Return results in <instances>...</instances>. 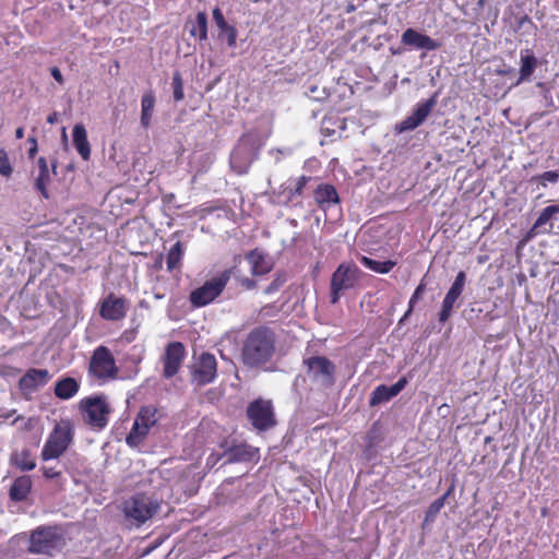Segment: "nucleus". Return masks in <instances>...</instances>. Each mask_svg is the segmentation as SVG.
I'll list each match as a JSON object with an SVG mask.
<instances>
[{
	"mask_svg": "<svg viewBox=\"0 0 559 559\" xmlns=\"http://www.w3.org/2000/svg\"><path fill=\"white\" fill-rule=\"evenodd\" d=\"M276 336L269 326H257L246 336L241 347V361L248 368H262L275 354Z\"/></svg>",
	"mask_w": 559,
	"mask_h": 559,
	"instance_id": "1",
	"label": "nucleus"
},
{
	"mask_svg": "<svg viewBox=\"0 0 559 559\" xmlns=\"http://www.w3.org/2000/svg\"><path fill=\"white\" fill-rule=\"evenodd\" d=\"M74 438V426L69 419H62L49 433L40 456L44 461L58 459L70 447Z\"/></svg>",
	"mask_w": 559,
	"mask_h": 559,
	"instance_id": "2",
	"label": "nucleus"
},
{
	"mask_svg": "<svg viewBox=\"0 0 559 559\" xmlns=\"http://www.w3.org/2000/svg\"><path fill=\"white\" fill-rule=\"evenodd\" d=\"M234 267L226 269L218 275L207 280L202 286L190 293L189 300L195 308L204 307L214 301L229 282Z\"/></svg>",
	"mask_w": 559,
	"mask_h": 559,
	"instance_id": "3",
	"label": "nucleus"
},
{
	"mask_svg": "<svg viewBox=\"0 0 559 559\" xmlns=\"http://www.w3.org/2000/svg\"><path fill=\"white\" fill-rule=\"evenodd\" d=\"M160 502L154 496L138 492L124 502L123 512L127 519L133 520L138 525L152 519L159 510Z\"/></svg>",
	"mask_w": 559,
	"mask_h": 559,
	"instance_id": "4",
	"label": "nucleus"
},
{
	"mask_svg": "<svg viewBox=\"0 0 559 559\" xmlns=\"http://www.w3.org/2000/svg\"><path fill=\"white\" fill-rule=\"evenodd\" d=\"M306 374L316 384L330 389L335 383L336 366L325 356H310L304 358Z\"/></svg>",
	"mask_w": 559,
	"mask_h": 559,
	"instance_id": "5",
	"label": "nucleus"
},
{
	"mask_svg": "<svg viewBox=\"0 0 559 559\" xmlns=\"http://www.w3.org/2000/svg\"><path fill=\"white\" fill-rule=\"evenodd\" d=\"M79 409L85 416V421L94 428L104 429L108 424L111 408L104 394L84 397L79 403Z\"/></svg>",
	"mask_w": 559,
	"mask_h": 559,
	"instance_id": "6",
	"label": "nucleus"
},
{
	"mask_svg": "<svg viewBox=\"0 0 559 559\" xmlns=\"http://www.w3.org/2000/svg\"><path fill=\"white\" fill-rule=\"evenodd\" d=\"M246 416L258 432L273 429L277 425L274 406L271 400L262 397L250 402L246 408Z\"/></svg>",
	"mask_w": 559,
	"mask_h": 559,
	"instance_id": "7",
	"label": "nucleus"
},
{
	"mask_svg": "<svg viewBox=\"0 0 559 559\" xmlns=\"http://www.w3.org/2000/svg\"><path fill=\"white\" fill-rule=\"evenodd\" d=\"M64 544L62 533L57 526H40L32 532L28 551L31 554H50Z\"/></svg>",
	"mask_w": 559,
	"mask_h": 559,
	"instance_id": "8",
	"label": "nucleus"
},
{
	"mask_svg": "<svg viewBox=\"0 0 559 559\" xmlns=\"http://www.w3.org/2000/svg\"><path fill=\"white\" fill-rule=\"evenodd\" d=\"M360 270L354 263H342L333 272L330 284L331 304H337L341 294L353 288L359 280Z\"/></svg>",
	"mask_w": 559,
	"mask_h": 559,
	"instance_id": "9",
	"label": "nucleus"
},
{
	"mask_svg": "<svg viewBox=\"0 0 559 559\" xmlns=\"http://www.w3.org/2000/svg\"><path fill=\"white\" fill-rule=\"evenodd\" d=\"M223 455L226 456L223 465L231 463H247L259 459V450L245 442H237L235 439H225L219 443Z\"/></svg>",
	"mask_w": 559,
	"mask_h": 559,
	"instance_id": "10",
	"label": "nucleus"
},
{
	"mask_svg": "<svg viewBox=\"0 0 559 559\" xmlns=\"http://www.w3.org/2000/svg\"><path fill=\"white\" fill-rule=\"evenodd\" d=\"M260 147L257 142H237L229 157L231 169L238 175L246 174L258 157Z\"/></svg>",
	"mask_w": 559,
	"mask_h": 559,
	"instance_id": "11",
	"label": "nucleus"
},
{
	"mask_svg": "<svg viewBox=\"0 0 559 559\" xmlns=\"http://www.w3.org/2000/svg\"><path fill=\"white\" fill-rule=\"evenodd\" d=\"M440 94L441 88L437 90L428 99L418 103L414 107L412 114L396 124V131L401 133L404 131L414 130L420 126L436 107Z\"/></svg>",
	"mask_w": 559,
	"mask_h": 559,
	"instance_id": "12",
	"label": "nucleus"
},
{
	"mask_svg": "<svg viewBox=\"0 0 559 559\" xmlns=\"http://www.w3.org/2000/svg\"><path fill=\"white\" fill-rule=\"evenodd\" d=\"M217 376V361L213 354L204 352L202 353L191 371V381L198 386H203L212 383Z\"/></svg>",
	"mask_w": 559,
	"mask_h": 559,
	"instance_id": "13",
	"label": "nucleus"
},
{
	"mask_svg": "<svg viewBox=\"0 0 559 559\" xmlns=\"http://www.w3.org/2000/svg\"><path fill=\"white\" fill-rule=\"evenodd\" d=\"M90 370L97 378H116L118 368L110 350L105 346L97 347L91 358Z\"/></svg>",
	"mask_w": 559,
	"mask_h": 559,
	"instance_id": "14",
	"label": "nucleus"
},
{
	"mask_svg": "<svg viewBox=\"0 0 559 559\" xmlns=\"http://www.w3.org/2000/svg\"><path fill=\"white\" fill-rule=\"evenodd\" d=\"M99 305V314L107 321H119L123 319L129 309L128 299L123 296H117L114 293H109Z\"/></svg>",
	"mask_w": 559,
	"mask_h": 559,
	"instance_id": "15",
	"label": "nucleus"
},
{
	"mask_svg": "<svg viewBox=\"0 0 559 559\" xmlns=\"http://www.w3.org/2000/svg\"><path fill=\"white\" fill-rule=\"evenodd\" d=\"M558 214L559 204H551L543 209L533 226L526 231L524 239L530 241L538 235L550 234Z\"/></svg>",
	"mask_w": 559,
	"mask_h": 559,
	"instance_id": "16",
	"label": "nucleus"
},
{
	"mask_svg": "<svg viewBox=\"0 0 559 559\" xmlns=\"http://www.w3.org/2000/svg\"><path fill=\"white\" fill-rule=\"evenodd\" d=\"M408 380L406 377H401L394 384L385 385L380 384L376 386L370 393L369 406L376 407L390 402L397 396L407 385Z\"/></svg>",
	"mask_w": 559,
	"mask_h": 559,
	"instance_id": "17",
	"label": "nucleus"
},
{
	"mask_svg": "<svg viewBox=\"0 0 559 559\" xmlns=\"http://www.w3.org/2000/svg\"><path fill=\"white\" fill-rule=\"evenodd\" d=\"M401 43L404 46L425 51L436 50L441 47L440 41L412 27L406 28L402 33Z\"/></svg>",
	"mask_w": 559,
	"mask_h": 559,
	"instance_id": "18",
	"label": "nucleus"
},
{
	"mask_svg": "<svg viewBox=\"0 0 559 559\" xmlns=\"http://www.w3.org/2000/svg\"><path fill=\"white\" fill-rule=\"evenodd\" d=\"M185 346L180 342H171L166 346L164 361V377L173 378L179 370L185 358Z\"/></svg>",
	"mask_w": 559,
	"mask_h": 559,
	"instance_id": "19",
	"label": "nucleus"
},
{
	"mask_svg": "<svg viewBox=\"0 0 559 559\" xmlns=\"http://www.w3.org/2000/svg\"><path fill=\"white\" fill-rule=\"evenodd\" d=\"M51 379V374L47 369H28L19 380V386L25 392H35L39 388L46 385Z\"/></svg>",
	"mask_w": 559,
	"mask_h": 559,
	"instance_id": "20",
	"label": "nucleus"
},
{
	"mask_svg": "<svg viewBox=\"0 0 559 559\" xmlns=\"http://www.w3.org/2000/svg\"><path fill=\"white\" fill-rule=\"evenodd\" d=\"M246 260L251 264V274L262 276L270 273L274 266L273 259L263 250L255 248L246 253Z\"/></svg>",
	"mask_w": 559,
	"mask_h": 559,
	"instance_id": "21",
	"label": "nucleus"
},
{
	"mask_svg": "<svg viewBox=\"0 0 559 559\" xmlns=\"http://www.w3.org/2000/svg\"><path fill=\"white\" fill-rule=\"evenodd\" d=\"M207 25L209 17L205 11L197 13L195 20L190 17L187 20L185 27L189 31L192 37L198 38L201 43L207 40Z\"/></svg>",
	"mask_w": 559,
	"mask_h": 559,
	"instance_id": "22",
	"label": "nucleus"
},
{
	"mask_svg": "<svg viewBox=\"0 0 559 559\" xmlns=\"http://www.w3.org/2000/svg\"><path fill=\"white\" fill-rule=\"evenodd\" d=\"M310 179L311 178L308 176H301L296 180L295 186L282 185L281 186L282 191L280 192V195L284 197L283 202L285 204H294V205L300 203L299 201L295 202V200L302 195L304 189H305L306 185L310 181Z\"/></svg>",
	"mask_w": 559,
	"mask_h": 559,
	"instance_id": "23",
	"label": "nucleus"
},
{
	"mask_svg": "<svg viewBox=\"0 0 559 559\" xmlns=\"http://www.w3.org/2000/svg\"><path fill=\"white\" fill-rule=\"evenodd\" d=\"M80 390V382L72 377H62L55 383L53 393L59 400H70Z\"/></svg>",
	"mask_w": 559,
	"mask_h": 559,
	"instance_id": "24",
	"label": "nucleus"
},
{
	"mask_svg": "<svg viewBox=\"0 0 559 559\" xmlns=\"http://www.w3.org/2000/svg\"><path fill=\"white\" fill-rule=\"evenodd\" d=\"M33 486V481L31 476L23 475L16 477L10 487L9 496L10 499L14 502H22L26 500L28 493L31 492Z\"/></svg>",
	"mask_w": 559,
	"mask_h": 559,
	"instance_id": "25",
	"label": "nucleus"
},
{
	"mask_svg": "<svg viewBox=\"0 0 559 559\" xmlns=\"http://www.w3.org/2000/svg\"><path fill=\"white\" fill-rule=\"evenodd\" d=\"M50 181V170L45 157H39L37 160V176L34 179V188L43 198L49 199L47 185Z\"/></svg>",
	"mask_w": 559,
	"mask_h": 559,
	"instance_id": "26",
	"label": "nucleus"
},
{
	"mask_svg": "<svg viewBox=\"0 0 559 559\" xmlns=\"http://www.w3.org/2000/svg\"><path fill=\"white\" fill-rule=\"evenodd\" d=\"M156 104V96L153 90L146 91L141 98V118L140 124L144 129L151 126L152 117Z\"/></svg>",
	"mask_w": 559,
	"mask_h": 559,
	"instance_id": "27",
	"label": "nucleus"
},
{
	"mask_svg": "<svg viewBox=\"0 0 559 559\" xmlns=\"http://www.w3.org/2000/svg\"><path fill=\"white\" fill-rule=\"evenodd\" d=\"M10 463L22 472L33 471L36 467L35 459L29 449L14 451L10 456Z\"/></svg>",
	"mask_w": 559,
	"mask_h": 559,
	"instance_id": "28",
	"label": "nucleus"
},
{
	"mask_svg": "<svg viewBox=\"0 0 559 559\" xmlns=\"http://www.w3.org/2000/svg\"><path fill=\"white\" fill-rule=\"evenodd\" d=\"M466 280V273L464 271H460L456 274L454 282L451 284L449 290L447 292L443 301L449 302L451 306L455 307V304L457 302L464 290Z\"/></svg>",
	"mask_w": 559,
	"mask_h": 559,
	"instance_id": "29",
	"label": "nucleus"
},
{
	"mask_svg": "<svg viewBox=\"0 0 559 559\" xmlns=\"http://www.w3.org/2000/svg\"><path fill=\"white\" fill-rule=\"evenodd\" d=\"M159 419L158 409L154 405H144L141 406L138 415L135 417V421H138L144 429H151L154 427Z\"/></svg>",
	"mask_w": 559,
	"mask_h": 559,
	"instance_id": "30",
	"label": "nucleus"
},
{
	"mask_svg": "<svg viewBox=\"0 0 559 559\" xmlns=\"http://www.w3.org/2000/svg\"><path fill=\"white\" fill-rule=\"evenodd\" d=\"M314 199L320 204H336L340 202L337 191L334 186L329 183H321L314 190Z\"/></svg>",
	"mask_w": 559,
	"mask_h": 559,
	"instance_id": "31",
	"label": "nucleus"
},
{
	"mask_svg": "<svg viewBox=\"0 0 559 559\" xmlns=\"http://www.w3.org/2000/svg\"><path fill=\"white\" fill-rule=\"evenodd\" d=\"M559 182V169L544 171L542 174L532 176L528 179V183L532 186H536L539 190L540 188L546 189L549 186H555Z\"/></svg>",
	"mask_w": 559,
	"mask_h": 559,
	"instance_id": "32",
	"label": "nucleus"
},
{
	"mask_svg": "<svg viewBox=\"0 0 559 559\" xmlns=\"http://www.w3.org/2000/svg\"><path fill=\"white\" fill-rule=\"evenodd\" d=\"M537 66V58L530 53L528 50H526L525 55H521V68H520V78L516 81V84H520L521 82L527 81L531 75L534 73Z\"/></svg>",
	"mask_w": 559,
	"mask_h": 559,
	"instance_id": "33",
	"label": "nucleus"
},
{
	"mask_svg": "<svg viewBox=\"0 0 559 559\" xmlns=\"http://www.w3.org/2000/svg\"><path fill=\"white\" fill-rule=\"evenodd\" d=\"M360 262L365 267L380 274L389 273L396 265L392 260L378 261L366 255L360 258Z\"/></svg>",
	"mask_w": 559,
	"mask_h": 559,
	"instance_id": "34",
	"label": "nucleus"
},
{
	"mask_svg": "<svg viewBox=\"0 0 559 559\" xmlns=\"http://www.w3.org/2000/svg\"><path fill=\"white\" fill-rule=\"evenodd\" d=\"M148 432V429H144L142 425L134 420L130 432L126 437V443L130 448H138L147 437Z\"/></svg>",
	"mask_w": 559,
	"mask_h": 559,
	"instance_id": "35",
	"label": "nucleus"
},
{
	"mask_svg": "<svg viewBox=\"0 0 559 559\" xmlns=\"http://www.w3.org/2000/svg\"><path fill=\"white\" fill-rule=\"evenodd\" d=\"M183 245L181 241H177L169 250L166 259L167 270L174 271L180 266L183 257Z\"/></svg>",
	"mask_w": 559,
	"mask_h": 559,
	"instance_id": "36",
	"label": "nucleus"
},
{
	"mask_svg": "<svg viewBox=\"0 0 559 559\" xmlns=\"http://www.w3.org/2000/svg\"><path fill=\"white\" fill-rule=\"evenodd\" d=\"M238 32L235 26L229 23L225 24L223 27L218 29L217 38L221 40L226 39L229 48L236 47Z\"/></svg>",
	"mask_w": 559,
	"mask_h": 559,
	"instance_id": "37",
	"label": "nucleus"
},
{
	"mask_svg": "<svg viewBox=\"0 0 559 559\" xmlns=\"http://www.w3.org/2000/svg\"><path fill=\"white\" fill-rule=\"evenodd\" d=\"M173 97L175 102H180L185 98L183 80L180 71H175L173 74Z\"/></svg>",
	"mask_w": 559,
	"mask_h": 559,
	"instance_id": "38",
	"label": "nucleus"
},
{
	"mask_svg": "<svg viewBox=\"0 0 559 559\" xmlns=\"http://www.w3.org/2000/svg\"><path fill=\"white\" fill-rule=\"evenodd\" d=\"M536 87L540 90V95L543 96V105L545 108H556L557 104L551 94V86L548 83L538 82Z\"/></svg>",
	"mask_w": 559,
	"mask_h": 559,
	"instance_id": "39",
	"label": "nucleus"
},
{
	"mask_svg": "<svg viewBox=\"0 0 559 559\" xmlns=\"http://www.w3.org/2000/svg\"><path fill=\"white\" fill-rule=\"evenodd\" d=\"M287 282V274L284 271L277 272L273 281L264 288L266 295L278 292Z\"/></svg>",
	"mask_w": 559,
	"mask_h": 559,
	"instance_id": "40",
	"label": "nucleus"
},
{
	"mask_svg": "<svg viewBox=\"0 0 559 559\" xmlns=\"http://www.w3.org/2000/svg\"><path fill=\"white\" fill-rule=\"evenodd\" d=\"M13 173L8 153L0 148V175L4 178H9Z\"/></svg>",
	"mask_w": 559,
	"mask_h": 559,
	"instance_id": "41",
	"label": "nucleus"
},
{
	"mask_svg": "<svg viewBox=\"0 0 559 559\" xmlns=\"http://www.w3.org/2000/svg\"><path fill=\"white\" fill-rule=\"evenodd\" d=\"M310 98L314 99V100H318V102H323L329 96H330V93L326 91L325 87H322L320 88L318 85L313 84V85H310L308 87V92L306 93Z\"/></svg>",
	"mask_w": 559,
	"mask_h": 559,
	"instance_id": "42",
	"label": "nucleus"
},
{
	"mask_svg": "<svg viewBox=\"0 0 559 559\" xmlns=\"http://www.w3.org/2000/svg\"><path fill=\"white\" fill-rule=\"evenodd\" d=\"M425 278L426 276H424L419 284L417 285V287L415 288L409 301H408V306H411V309H414L415 308V305L423 298L424 294L426 293V282H425Z\"/></svg>",
	"mask_w": 559,
	"mask_h": 559,
	"instance_id": "43",
	"label": "nucleus"
},
{
	"mask_svg": "<svg viewBox=\"0 0 559 559\" xmlns=\"http://www.w3.org/2000/svg\"><path fill=\"white\" fill-rule=\"evenodd\" d=\"M439 512L440 510L430 503V506L427 508L425 512V518L421 525L423 528H426L428 525L432 524L436 521Z\"/></svg>",
	"mask_w": 559,
	"mask_h": 559,
	"instance_id": "44",
	"label": "nucleus"
},
{
	"mask_svg": "<svg viewBox=\"0 0 559 559\" xmlns=\"http://www.w3.org/2000/svg\"><path fill=\"white\" fill-rule=\"evenodd\" d=\"M454 306H451L449 302L442 300L441 309L438 313V321L441 324H444L450 317L452 316Z\"/></svg>",
	"mask_w": 559,
	"mask_h": 559,
	"instance_id": "45",
	"label": "nucleus"
},
{
	"mask_svg": "<svg viewBox=\"0 0 559 559\" xmlns=\"http://www.w3.org/2000/svg\"><path fill=\"white\" fill-rule=\"evenodd\" d=\"M204 162L202 167H206V165H211L214 162V155L212 153H199L194 152L192 155V163Z\"/></svg>",
	"mask_w": 559,
	"mask_h": 559,
	"instance_id": "46",
	"label": "nucleus"
},
{
	"mask_svg": "<svg viewBox=\"0 0 559 559\" xmlns=\"http://www.w3.org/2000/svg\"><path fill=\"white\" fill-rule=\"evenodd\" d=\"M78 151V153L82 156L83 159L87 160L91 155V146L90 142H72Z\"/></svg>",
	"mask_w": 559,
	"mask_h": 559,
	"instance_id": "47",
	"label": "nucleus"
},
{
	"mask_svg": "<svg viewBox=\"0 0 559 559\" xmlns=\"http://www.w3.org/2000/svg\"><path fill=\"white\" fill-rule=\"evenodd\" d=\"M524 26H528L531 29H534V31L537 29L536 24L532 21V19L527 14H524L523 16H521L516 20L515 31H519V29L523 28Z\"/></svg>",
	"mask_w": 559,
	"mask_h": 559,
	"instance_id": "48",
	"label": "nucleus"
},
{
	"mask_svg": "<svg viewBox=\"0 0 559 559\" xmlns=\"http://www.w3.org/2000/svg\"><path fill=\"white\" fill-rule=\"evenodd\" d=\"M85 127L82 123H76L72 130V140H87Z\"/></svg>",
	"mask_w": 559,
	"mask_h": 559,
	"instance_id": "49",
	"label": "nucleus"
},
{
	"mask_svg": "<svg viewBox=\"0 0 559 559\" xmlns=\"http://www.w3.org/2000/svg\"><path fill=\"white\" fill-rule=\"evenodd\" d=\"M212 15H213V20L218 29L228 23L224 16L222 10L218 7L214 8Z\"/></svg>",
	"mask_w": 559,
	"mask_h": 559,
	"instance_id": "50",
	"label": "nucleus"
},
{
	"mask_svg": "<svg viewBox=\"0 0 559 559\" xmlns=\"http://www.w3.org/2000/svg\"><path fill=\"white\" fill-rule=\"evenodd\" d=\"M225 459L226 460V456L223 455V450L221 452H213L206 460V465L207 466H214L215 464H217L221 460Z\"/></svg>",
	"mask_w": 559,
	"mask_h": 559,
	"instance_id": "51",
	"label": "nucleus"
},
{
	"mask_svg": "<svg viewBox=\"0 0 559 559\" xmlns=\"http://www.w3.org/2000/svg\"><path fill=\"white\" fill-rule=\"evenodd\" d=\"M41 472H43L44 477L47 479H55V478L60 477V475H61V472L56 471L52 467L43 466Z\"/></svg>",
	"mask_w": 559,
	"mask_h": 559,
	"instance_id": "52",
	"label": "nucleus"
},
{
	"mask_svg": "<svg viewBox=\"0 0 559 559\" xmlns=\"http://www.w3.org/2000/svg\"><path fill=\"white\" fill-rule=\"evenodd\" d=\"M240 283H241V286L248 290H252V289L257 288V285H258L257 281H254L253 278H250V277L241 278Z\"/></svg>",
	"mask_w": 559,
	"mask_h": 559,
	"instance_id": "53",
	"label": "nucleus"
},
{
	"mask_svg": "<svg viewBox=\"0 0 559 559\" xmlns=\"http://www.w3.org/2000/svg\"><path fill=\"white\" fill-rule=\"evenodd\" d=\"M50 74L59 84H63L64 79L58 67L50 68Z\"/></svg>",
	"mask_w": 559,
	"mask_h": 559,
	"instance_id": "54",
	"label": "nucleus"
},
{
	"mask_svg": "<svg viewBox=\"0 0 559 559\" xmlns=\"http://www.w3.org/2000/svg\"><path fill=\"white\" fill-rule=\"evenodd\" d=\"M135 335H136V330L135 329H132V330H127L123 332L122 334V340L127 343H131L134 341L135 338Z\"/></svg>",
	"mask_w": 559,
	"mask_h": 559,
	"instance_id": "55",
	"label": "nucleus"
},
{
	"mask_svg": "<svg viewBox=\"0 0 559 559\" xmlns=\"http://www.w3.org/2000/svg\"><path fill=\"white\" fill-rule=\"evenodd\" d=\"M406 47H407V46H404V44H402V43H401V45H400V46H397V47L391 46V47H390V52H391L393 56L402 55V53H404V52L407 50V48H406Z\"/></svg>",
	"mask_w": 559,
	"mask_h": 559,
	"instance_id": "56",
	"label": "nucleus"
},
{
	"mask_svg": "<svg viewBox=\"0 0 559 559\" xmlns=\"http://www.w3.org/2000/svg\"><path fill=\"white\" fill-rule=\"evenodd\" d=\"M414 309H411V306L407 307V310L405 311V313L403 314V317L400 319L399 323H397V326L399 329L405 324V322L408 320V318L412 316Z\"/></svg>",
	"mask_w": 559,
	"mask_h": 559,
	"instance_id": "57",
	"label": "nucleus"
},
{
	"mask_svg": "<svg viewBox=\"0 0 559 559\" xmlns=\"http://www.w3.org/2000/svg\"><path fill=\"white\" fill-rule=\"evenodd\" d=\"M445 501L447 500L444 497H439L431 504H433L437 509L441 511V509L444 507Z\"/></svg>",
	"mask_w": 559,
	"mask_h": 559,
	"instance_id": "58",
	"label": "nucleus"
},
{
	"mask_svg": "<svg viewBox=\"0 0 559 559\" xmlns=\"http://www.w3.org/2000/svg\"><path fill=\"white\" fill-rule=\"evenodd\" d=\"M454 489H455V483L454 480L451 483V485L449 486V488L447 489V491L441 496V497H444L445 500L453 495L454 492Z\"/></svg>",
	"mask_w": 559,
	"mask_h": 559,
	"instance_id": "59",
	"label": "nucleus"
},
{
	"mask_svg": "<svg viewBox=\"0 0 559 559\" xmlns=\"http://www.w3.org/2000/svg\"><path fill=\"white\" fill-rule=\"evenodd\" d=\"M219 81H221V76H217V78H215L213 81H211L210 83H207V85H206V91H211V90H213V88L217 85V83H218Z\"/></svg>",
	"mask_w": 559,
	"mask_h": 559,
	"instance_id": "60",
	"label": "nucleus"
},
{
	"mask_svg": "<svg viewBox=\"0 0 559 559\" xmlns=\"http://www.w3.org/2000/svg\"><path fill=\"white\" fill-rule=\"evenodd\" d=\"M498 318H499V316L493 313L492 311H487L486 314H485V319L487 321H489V322H491V321H493V320H496Z\"/></svg>",
	"mask_w": 559,
	"mask_h": 559,
	"instance_id": "61",
	"label": "nucleus"
},
{
	"mask_svg": "<svg viewBox=\"0 0 559 559\" xmlns=\"http://www.w3.org/2000/svg\"><path fill=\"white\" fill-rule=\"evenodd\" d=\"M57 121H58V114L57 112H52L47 118V122L50 123V124H53Z\"/></svg>",
	"mask_w": 559,
	"mask_h": 559,
	"instance_id": "62",
	"label": "nucleus"
},
{
	"mask_svg": "<svg viewBox=\"0 0 559 559\" xmlns=\"http://www.w3.org/2000/svg\"><path fill=\"white\" fill-rule=\"evenodd\" d=\"M174 199H175V194L174 193H167V194L163 195V201L165 203H171Z\"/></svg>",
	"mask_w": 559,
	"mask_h": 559,
	"instance_id": "63",
	"label": "nucleus"
},
{
	"mask_svg": "<svg viewBox=\"0 0 559 559\" xmlns=\"http://www.w3.org/2000/svg\"><path fill=\"white\" fill-rule=\"evenodd\" d=\"M61 140H68L67 128L64 126L59 127Z\"/></svg>",
	"mask_w": 559,
	"mask_h": 559,
	"instance_id": "64",
	"label": "nucleus"
}]
</instances>
